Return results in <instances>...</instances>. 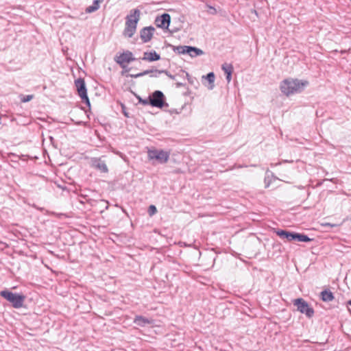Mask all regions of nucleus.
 Masks as SVG:
<instances>
[{"mask_svg":"<svg viewBox=\"0 0 351 351\" xmlns=\"http://www.w3.org/2000/svg\"><path fill=\"white\" fill-rule=\"evenodd\" d=\"M91 166L102 173H107L108 171L106 162L101 158H92Z\"/></svg>","mask_w":351,"mask_h":351,"instance_id":"nucleus-13","label":"nucleus"},{"mask_svg":"<svg viewBox=\"0 0 351 351\" xmlns=\"http://www.w3.org/2000/svg\"><path fill=\"white\" fill-rule=\"evenodd\" d=\"M293 305L297 306V309L301 313L305 314L308 318H311L315 313L314 309L311 307L307 302L303 298H297L293 300Z\"/></svg>","mask_w":351,"mask_h":351,"instance_id":"nucleus-4","label":"nucleus"},{"mask_svg":"<svg viewBox=\"0 0 351 351\" xmlns=\"http://www.w3.org/2000/svg\"><path fill=\"white\" fill-rule=\"evenodd\" d=\"M165 73L167 76H168L170 79L175 80L176 75H171L168 71L167 70H160V74Z\"/></svg>","mask_w":351,"mask_h":351,"instance_id":"nucleus-22","label":"nucleus"},{"mask_svg":"<svg viewBox=\"0 0 351 351\" xmlns=\"http://www.w3.org/2000/svg\"><path fill=\"white\" fill-rule=\"evenodd\" d=\"M171 22V16L167 13H164L162 15L157 16L155 19L154 23L157 27L161 29H168Z\"/></svg>","mask_w":351,"mask_h":351,"instance_id":"nucleus-11","label":"nucleus"},{"mask_svg":"<svg viewBox=\"0 0 351 351\" xmlns=\"http://www.w3.org/2000/svg\"><path fill=\"white\" fill-rule=\"evenodd\" d=\"M209 8L210 10V13L213 14H215L217 13V10L216 9L214 8V7H212V6H209Z\"/></svg>","mask_w":351,"mask_h":351,"instance_id":"nucleus-27","label":"nucleus"},{"mask_svg":"<svg viewBox=\"0 0 351 351\" xmlns=\"http://www.w3.org/2000/svg\"><path fill=\"white\" fill-rule=\"evenodd\" d=\"M184 86V84H183V83H181V82H177V83H176V86H177L178 88H179V87H182V86Z\"/></svg>","mask_w":351,"mask_h":351,"instance_id":"nucleus-28","label":"nucleus"},{"mask_svg":"<svg viewBox=\"0 0 351 351\" xmlns=\"http://www.w3.org/2000/svg\"><path fill=\"white\" fill-rule=\"evenodd\" d=\"M320 298L322 301L326 302H331L334 300L335 297L333 293L329 290H324L320 293Z\"/></svg>","mask_w":351,"mask_h":351,"instance_id":"nucleus-17","label":"nucleus"},{"mask_svg":"<svg viewBox=\"0 0 351 351\" xmlns=\"http://www.w3.org/2000/svg\"><path fill=\"white\" fill-rule=\"evenodd\" d=\"M205 78L208 80L209 84H210V86L209 87V89H213L214 86V81L215 79V74L213 72H210L207 74V75L205 77Z\"/></svg>","mask_w":351,"mask_h":351,"instance_id":"nucleus-20","label":"nucleus"},{"mask_svg":"<svg viewBox=\"0 0 351 351\" xmlns=\"http://www.w3.org/2000/svg\"><path fill=\"white\" fill-rule=\"evenodd\" d=\"M34 98V95H28L23 96V103L29 101Z\"/></svg>","mask_w":351,"mask_h":351,"instance_id":"nucleus-25","label":"nucleus"},{"mask_svg":"<svg viewBox=\"0 0 351 351\" xmlns=\"http://www.w3.org/2000/svg\"><path fill=\"white\" fill-rule=\"evenodd\" d=\"M231 77H232V73H230L229 71L228 74H226V80H227L228 82H230L231 81Z\"/></svg>","mask_w":351,"mask_h":351,"instance_id":"nucleus-26","label":"nucleus"},{"mask_svg":"<svg viewBox=\"0 0 351 351\" xmlns=\"http://www.w3.org/2000/svg\"><path fill=\"white\" fill-rule=\"evenodd\" d=\"M102 0H94L93 4L86 8V13H92L97 11L99 8V4Z\"/></svg>","mask_w":351,"mask_h":351,"instance_id":"nucleus-19","label":"nucleus"},{"mask_svg":"<svg viewBox=\"0 0 351 351\" xmlns=\"http://www.w3.org/2000/svg\"><path fill=\"white\" fill-rule=\"evenodd\" d=\"M274 233L279 237L282 240H287L292 241L297 240V241H312L313 239L308 238L306 234L298 233L295 232H290L284 230H274Z\"/></svg>","mask_w":351,"mask_h":351,"instance_id":"nucleus-3","label":"nucleus"},{"mask_svg":"<svg viewBox=\"0 0 351 351\" xmlns=\"http://www.w3.org/2000/svg\"><path fill=\"white\" fill-rule=\"evenodd\" d=\"M135 60V58L133 57V54L130 51H124L119 56L114 57V61L121 66V68H125V63H130Z\"/></svg>","mask_w":351,"mask_h":351,"instance_id":"nucleus-10","label":"nucleus"},{"mask_svg":"<svg viewBox=\"0 0 351 351\" xmlns=\"http://www.w3.org/2000/svg\"><path fill=\"white\" fill-rule=\"evenodd\" d=\"M348 304L351 306V300L348 301Z\"/></svg>","mask_w":351,"mask_h":351,"instance_id":"nucleus-31","label":"nucleus"},{"mask_svg":"<svg viewBox=\"0 0 351 351\" xmlns=\"http://www.w3.org/2000/svg\"><path fill=\"white\" fill-rule=\"evenodd\" d=\"M221 68L226 74H228L229 71L230 73H232L233 71V66L232 64H223Z\"/></svg>","mask_w":351,"mask_h":351,"instance_id":"nucleus-21","label":"nucleus"},{"mask_svg":"<svg viewBox=\"0 0 351 351\" xmlns=\"http://www.w3.org/2000/svg\"><path fill=\"white\" fill-rule=\"evenodd\" d=\"M165 95L160 90H155L152 95L149 96V105L159 108H162L165 106H168V104L165 103Z\"/></svg>","mask_w":351,"mask_h":351,"instance_id":"nucleus-8","label":"nucleus"},{"mask_svg":"<svg viewBox=\"0 0 351 351\" xmlns=\"http://www.w3.org/2000/svg\"><path fill=\"white\" fill-rule=\"evenodd\" d=\"M75 85L78 92V95L81 97L82 101H84L87 105V106L90 108V103L87 95V89L84 80L82 78H78L75 81Z\"/></svg>","mask_w":351,"mask_h":351,"instance_id":"nucleus-9","label":"nucleus"},{"mask_svg":"<svg viewBox=\"0 0 351 351\" xmlns=\"http://www.w3.org/2000/svg\"><path fill=\"white\" fill-rule=\"evenodd\" d=\"M160 59V56L156 53L155 51H145L143 53V57L142 58L143 60L147 62H154L157 61Z\"/></svg>","mask_w":351,"mask_h":351,"instance_id":"nucleus-15","label":"nucleus"},{"mask_svg":"<svg viewBox=\"0 0 351 351\" xmlns=\"http://www.w3.org/2000/svg\"><path fill=\"white\" fill-rule=\"evenodd\" d=\"M0 295L12 303L13 307L18 308L22 307V295L14 293L8 290H3Z\"/></svg>","mask_w":351,"mask_h":351,"instance_id":"nucleus-5","label":"nucleus"},{"mask_svg":"<svg viewBox=\"0 0 351 351\" xmlns=\"http://www.w3.org/2000/svg\"><path fill=\"white\" fill-rule=\"evenodd\" d=\"M134 323L138 326L144 327L147 325L153 324L154 320L152 319H148L141 315H137L134 319Z\"/></svg>","mask_w":351,"mask_h":351,"instance_id":"nucleus-16","label":"nucleus"},{"mask_svg":"<svg viewBox=\"0 0 351 351\" xmlns=\"http://www.w3.org/2000/svg\"><path fill=\"white\" fill-rule=\"evenodd\" d=\"M33 158V160H34V159H37V157H36V156H34V158Z\"/></svg>","mask_w":351,"mask_h":351,"instance_id":"nucleus-33","label":"nucleus"},{"mask_svg":"<svg viewBox=\"0 0 351 351\" xmlns=\"http://www.w3.org/2000/svg\"><path fill=\"white\" fill-rule=\"evenodd\" d=\"M157 212V209L155 206L151 205L149 206L148 213L149 215H153Z\"/></svg>","mask_w":351,"mask_h":351,"instance_id":"nucleus-23","label":"nucleus"},{"mask_svg":"<svg viewBox=\"0 0 351 351\" xmlns=\"http://www.w3.org/2000/svg\"><path fill=\"white\" fill-rule=\"evenodd\" d=\"M237 167V168H241V167H243V166L242 165H238Z\"/></svg>","mask_w":351,"mask_h":351,"instance_id":"nucleus-32","label":"nucleus"},{"mask_svg":"<svg viewBox=\"0 0 351 351\" xmlns=\"http://www.w3.org/2000/svg\"><path fill=\"white\" fill-rule=\"evenodd\" d=\"M141 11L133 9L125 17V25L123 34L128 38H132L136 31L137 24L141 19Z\"/></svg>","mask_w":351,"mask_h":351,"instance_id":"nucleus-2","label":"nucleus"},{"mask_svg":"<svg viewBox=\"0 0 351 351\" xmlns=\"http://www.w3.org/2000/svg\"><path fill=\"white\" fill-rule=\"evenodd\" d=\"M149 75L151 77H158L160 75V70L158 69H147L145 70L143 72L136 73V74H130L129 75L130 77L132 78H138L140 77H143L145 75Z\"/></svg>","mask_w":351,"mask_h":351,"instance_id":"nucleus-14","label":"nucleus"},{"mask_svg":"<svg viewBox=\"0 0 351 351\" xmlns=\"http://www.w3.org/2000/svg\"><path fill=\"white\" fill-rule=\"evenodd\" d=\"M308 84L306 80H300L298 79L287 78L280 83V90L287 96L302 92Z\"/></svg>","mask_w":351,"mask_h":351,"instance_id":"nucleus-1","label":"nucleus"},{"mask_svg":"<svg viewBox=\"0 0 351 351\" xmlns=\"http://www.w3.org/2000/svg\"><path fill=\"white\" fill-rule=\"evenodd\" d=\"M150 160H156L159 163H166L169 158L170 153L163 149H152L147 152Z\"/></svg>","mask_w":351,"mask_h":351,"instance_id":"nucleus-6","label":"nucleus"},{"mask_svg":"<svg viewBox=\"0 0 351 351\" xmlns=\"http://www.w3.org/2000/svg\"><path fill=\"white\" fill-rule=\"evenodd\" d=\"M155 32V28L152 26L143 27L140 31V38L143 43H145L150 41Z\"/></svg>","mask_w":351,"mask_h":351,"instance_id":"nucleus-12","label":"nucleus"},{"mask_svg":"<svg viewBox=\"0 0 351 351\" xmlns=\"http://www.w3.org/2000/svg\"><path fill=\"white\" fill-rule=\"evenodd\" d=\"M137 99H138V102L140 104H142L144 106H147V105L149 104V97L147 99H142L140 97H137Z\"/></svg>","mask_w":351,"mask_h":351,"instance_id":"nucleus-24","label":"nucleus"},{"mask_svg":"<svg viewBox=\"0 0 351 351\" xmlns=\"http://www.w3.org/2000/svg\"><path fill=\"white\" fill-rule=\"evenodd\" d=\"M178 243H179V244H182V243H181V242H179ZM183 244H184L185 246H191V245H186V243H183Z\"/></svg>","mask_w":351,"mask_h":351,"instance_id":"nucleus-29","label":"nucleus"},{"mask_svg":"<svg viewBox=\"0 0 351 351\" xmlns=\"http://www.w3.org/2000/svg\"><path fill=\"white\" fill-rule=\"evenodd\" d=\"M173 51L179 54H189L191 58L204 54V52L202 49L192 46L180 45L175 47Z\"/></svg>","mask_w":351,"mask_h":351,"instance_id":"nucleus-7","label":"nucleus"},{"mask_svg":"<svg viewBox=\"0 0 351 351\" xmlns=\"http://www.w3.org/2000/svg\"><path fill=\"white\" fill-rule=\"evenodd\" d=\"M23 160H25L26 157L29 158V156L23 154Z\"/></svg>","mask_w":351,"mask_h":351,"instance_id":"nucleus-30","label":"nucleus"},{"mask_svg":"<svg viewBox=\"0 0 351 351\" xmlns=\"http://www.w3.org/2000/svg\"><path fill=\"white\" fill-rule=\"evenodd\" d=\"M178 75L182 78H184L185 76L187 78L188 82L192 85L195 86V84L197 85L199 84V82L196 78L191 77L187 72L183 70L180 71V73H179Z\"/></svg>","mask_w":351,"mask_h":351,"instance_id":"nucleus-18","label":"nucleus"}]
</instances>
